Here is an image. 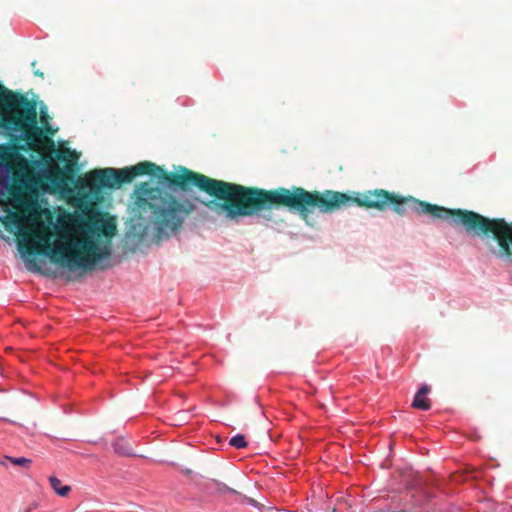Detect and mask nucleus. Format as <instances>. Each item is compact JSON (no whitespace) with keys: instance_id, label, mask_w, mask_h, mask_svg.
I'll use <instances>...</instances> for the list:
<instances>
[{"instance_id":"20e7f679","label":"nucleus","mask_w":512,"mask_h":512,"mask_svg":"<svg viewBox=\"0 0 512 512\" xmlns=\"http://www.w3.org/2000/svg\"><path fill=\"white\" fill-rule=\"evenodd\" d=\"M422 212L431 214L437 218H448L452 214L458 217L456 222L463 224L468 230L492 232L501 248V255L509 257L512 254V223L508 224L504 220H488L473 212H453L451 210L432 206L429 204H421Z\"/></svg>"},{"instance_id":"f03ea898","label":"nucleus","mask_w":512,"mask_h":512,"mask_svg":"<svg viewBox=\"0 0 512 512\" xmlns=\"http://www.w3.org/2000/svg\"><path fill=\"white\" fill-rule=\"evenodd\" d=\"M179 178L181 184H193L211 195L230 201L231 205H220L218 212L228 219L250 215L253 212L265 209L267 203L284 205L296 212H304L310 209L311 206L317 205L311 192L302 188L268 192L251 191L242 186L210 179L191 171H186Z\"/></svg>"},{"instance_id":"9d476101","label":"nucleus","mask_w":512,"mask_h":512,"mask_svg":"<svg viewBox=\"0 0 512 512\" xmlns=\"http://www.w3.org/2000/svg\"><path fill=\"white\" fill-rule=\"evenodd\" d=\"M8 460L15 466L29 467L31 460L25 457H8Z\"/></svg>"},{"instance_id":"1a4fd4ad","label":"nucleus","mask_w":512,"mask_h":512,"mask_svg":"<svg viewBox=\"0 0 512 512\" xmlns=\"http://www.w3.org/2000/svg\"><path fill=\"white\" fill-rule=\"evenodd\" d=\"M229 444L232 447H235L237 449H242V448H245L247 446V442L245 440V437L243 435H241V434H237V435L233 436L230 439Z\"/></svg>"},{"instance_id":"0eeeda50","label":"nucleus","mask_w":512,"mask_h":512,"mask_svg":"<svg viewBox=\"0 0 512 512\" xmlns=\"http://www.w3.org/2000/svg\"><path fill=\"white\" fill-rule=\"evenodd\" d=\"M429 392V386L426 384L422 385L414 396L412 406L423 411L429 410L431 407L430 399L428 398Z\"/></svg>"},{"instance_id":"f8f14e48","label":"nucleus","mask_w":512,"mask_h":512,"mask_svg":"<svg viewBox=\"0 0 512 512\" xmlns=\"http://www.w3.org/2000/svg\"><path fill=\"white\" fill-rule=\"evenodd\" d=\"M26 512H30V511H26Z\"/></svg>"},{"instance_id":"9b49d317","label":"nucleus","mask_w":512,"mask_h":512,"mask_svg":"<svg viewBox=\"0 0 512 512\" xmlns=\"http://www.w3.org/2000/svg\"><path fill=\"white\" fill-rule=\"evenodd\" d=\"M48 118H49L48 115L42 112L40 115L41 124L44 126V129L46 130V132H48L50 134H54L56 132V130L52 129V127L49 124Z\"/></svg>"},{"instance_id":"7ed1b4c3","label":"nucleus","mask_w":512,"mask_h":512,"mask_svg":"<svg viewBox=\"0 0 512 512\" xmlns=\"http://www.w3.org/2000/svg\"><path fill=\"white\" fill-rule=\"evenodd\" d=\"M34 107H20L17 97L0 87V128L14 137L30 141L38 149H52L54 142L37 126Z\"/></svg>"},{"instance_id":"423d86ee","label":"nucleus","mask_w":512,"mask_h":512,"mask_svg":"<svg viewBox=\"0 0 512 512\" xmlns=\"http://www.w3.org/2000/svg\"><path fill=\"white\" fill-rule=\"evenodd\" d=\"M197 202V198H172L165 202L163 207L158 211L161 228L175 230L180 227L184 219L196 209Z\"/></svg>"},{"instance_id":"39448f33","label":"nucleus","mask_w":512,"mask_h":512,"mask_svg":"<svg viewBox=\"0 0 512 512\" xmlns=\"http://www.w3.org/2000/svg\"><path fill=\"white\" fill-rule=\"evenodd\" d=\"M311 195L315 197L317 205L311 206L310 209L305 210L304 212H298L303 218H307L308 214L314 209L327 213L346 207L351 203H357L359 206H365L368 208L380 209L394 201V199L383 190L370 192L362 198H352L346 194L333 191H326L321 195L311 193Z\"/></svg>"},{"instance_id":"f257e3e1","label":"nucleus","mask_w":512,"mask_h":512,"mask_svg":"<svg viewBox=\"0 0 512 512\" xmlns=\"http://www.w3.org/2000/svg\"><path fill=\"white\" fill-rule=\"evenodd\" d=\"M149 163H139L126 169H100L87 173L77 181L75 190L69 179L51 158L46 164L25 159L0 164V201L18 212L19 251L30 271H39L35 253H43L53 263L71 272L82 273L111 255V239L116 233L112 219H104L93 211L63 212L57 217L54 236L48 224L41 220L42 195L67 193L75 207L94 203L93 193L100 187H120L137 175L150 172Z\"/></svg>"},{"instance_id":"6e6552de","label":"nucleus","mask_w":512,"mask_h":512,"mask_svg":"<svg viewBox=\"0 0 512 512\" xmlns=\"http://www.w3.org/2000/svg\"><path fill=\"white\" fill-rule=\"evenodd\" d=\"M49 482L53 490L60 496H66L71 488L68 485H62L61 481L56 477H50Z\"/></svg>"}]
</instances>
